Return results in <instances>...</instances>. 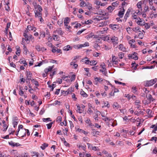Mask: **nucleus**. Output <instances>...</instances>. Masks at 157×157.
<instances>
[{
	"instance_id": "10",
	"label": "nucleus",
	"mask_w": 157,
	"mask_h": 157,
	"mask_svg": "<svg viewBox=\"0 0 157 157\" xmlns=\"http://www.w3.org/2000/svg\"><path fill=\"white\" fill-rule=\"evenodd\" d=\"M26 129H22L19 132V136H18L19 137H24L26 135Z\"/></svg>"
},
{
	"instance_id": "47",
	"label": "nucleus",
	"mask_w": 157,
	"mask_h": 157,
	"mask_svg": "<svg viewBox=\"0 0 157 157\" xmlns=\"http://www.w3.org/2000/svg\"><path fill=\"white\" fill-rule=\"evenodd\" d=\"M87 112L88 114L89 115H91V114L93 113V111L91 110V109L90 107H89L88 109Z\"/></svg>"
},
{
	"instance_id": "44",
	"label": "nucleus",
	"mask_w": 157,
	"mask_h": 157,
	"mask_svg": "<svg viewBox=\"0 0 157 157\" xmlns=\"http://www.w3.org/2000/svg\"><path fill=\"white\" fill-rule=\"evenodd\" d=\"M35 48L38 51H40L41 50V48L40 46L39 45H36L35 47Z\"/></svg>"
},
{
	"instance_id": "43",
	"label": "nucleus",
	"mask_w": 157,
	"mask_h": 157,
	"mask_svg": "<svg viewBox=\"0 0 157 157\" xmlns=\"http://www.w3.org/2000/svg\"><path fill=\"white\" fill-rule=\"evenodd\" d=\"M31 81L36 85V86H39V84H38V82L36 81V80H35V79H31Z\"/></svg>"
},
{
	"instance_id": "6",
	"label": "nucleus",
	"mask_w": 157,
	"mask_h": 157,
	"mask_svg": "<svg viewBox=\"0 0 157 157\" xmlns=\"http://www.w3.org/2000/svg\"><path fill=\"white\" fill-rule=\"evenodd\" d=\"M89 46V43L88 42H86L83 44H77L75 46V48H76L79 49L82 47H84Z\"/></svg>"
},
{
	"instance_id": "29",
	"label": "nucleus",
	"mask_w": 157,
	"mask_h": 157,
	"mask_svg": "<svg viewBox=\"0 0 157 157\" xmlns=\"http://www.w3.org/2000/svg\"><path fill=\"white\" fill-rule=\"evenodd\" d=\"M72 48L69 45H67L66 46L64 47L63 48V50L64 51H68L70 49H71Z\"/></svg>"
},
{
	"instance_id": "62",
	"label": "nucleus",
	"mask_w": 157,
	"mask_h": 157,
	"mask_svg": "<svg viewBox=\"0 0 157 157\" xmlns=\"http://www.w3.org/2000/svg\"><path fill=\"white\" fill-rule=\"evenodd\" d=\"M98 66H94L92 67V69L94 71H97L98 70Z\"/></svg>"
},
{
	"instance_id": "54",
	"label": "nucleus",
	"mask_w": 157,
	"mask_h": 157,
	"mask_svg": "<svg viewBox=\"0 0 157 157\" xmlns=\"http://www.w3.org/2000/svg\"><path fill=\"white\" fill-rule=\"evenodd\" d=\"M144 25L146 29H147L150 27V25L147 23H145Z\"/></svg>"
},
{
	"instance_id": "4",
	"label": "nucleus",
	"mask_w": 157,
	"mask_h": 157,
	"mask_svg": "<svg viewBox=\"0 0 157 157\" xmlns=\"http://www.w3.org/2000/svg\"><path fill=\"white\" fill-rule=\"evenodd\" d=\"M100 66L102 68V69L100 70V71L101 72L105 75H106L107 74V71L106 69L105 68V65L104 63L100 65Z\"/></svg>"
},
{
	"instance_id": "51",
	"label": "nucleus",
	"mask_w": 157,
	"mask_h": 157,
	"mask_svg": "<svg viewBox=\"0 0 157 157\" xmlns=\"http://www.w3.org/2000/svg\"><path fill=\"white\" fill-rule=\"evenodd\" d=\"M53 124L52 122H51L49 124H46V125L47 126V128L48 129H50L51 128L52 124Z\"/></svg>"
},
{
	"instance_id": "33",
	"label": "nucleus",
	"mask_w": 157,
	"mask_h": 157,
	"mask_svg": "<svg viewBox=\"0 0 157 157\" xmlns=\"http://www.w3.org/2000/svg\"><path fill=\"white\" fill-rule=\"evenodd\" d=\"M10 24H11L10 22H8V23H7V24L6 27V29H5V30H6L5 32L6 33V34H7L8 29V28H10Z\"/></svg>"
},
{
	"instance_id": "1",
	"label": "nucleus",
	"mask_w": 157,
	"mask_h": 157,
	"mask_svg": "<svg viewBox=\"0 0 157 157\" xmlns=\"http://www.w3.org/2000/svg\"><path fill=\"white\" fill-rule=\"evenodd\" d=\"M37 9L35 11V17H36L39 18L42 16V8L41 6L38 5L37 6Z\"/></svg>"
},
{
	"instance_id": "20",
	"label": "nucleus",
	"mask_w": 157,
	"mask_h": 157,
	"mask_svg": "<svg viewBox=\"0 0 157 157\" xmlns=\"http://www.w3.org/2000/svg\"><path fill=\"white\" fill-rule=\"evenodd\" d=\"M113 108L116 109H118L121 108L120 106L117 102H114L113 105Z\"/></svg>"
},
{
	"instance_id": "13",
	"label": "nucleus",
	"mask_w": 157,
	"mask_h": 157,
	"mask_svg": "<svg viewBox=\"0 0 157 157\" xmlns=\"http://www.w3.org/2000/svg\"><path fill=\"white\" fill-rule=\"evenodd\" d=\"M107 21H101L97 25V26L98 27L104 26L107 25Z\"/></svg>"
},
{
	"instance_id": "38",
	"label": "nucleus",
	"mask_w": 157,
	"mask_h": 157,
	"mask_svg": "<svg viewBox=\"0 0 157 157\" xmlns=\"http://www.w3.org/2000/svg\"><path fill=\"white\" fill-rule=\"evenodd\" d=\"M70 65H73V67L75 69L76 68L78 67V65L76 64H75V62H71L70 63Z\"/></svg>"
},
{
	"instance_id": "27",
	"label": "nucleus",
	"mask_w": 157,
	"mask_h": 157,
	"mask_svg": "<svg viewBox=\"0 0 157 157\" xmlns=\"http://www.w3.org/2000/svg\"><path fill=\"white\" fill-rule=\"evenodd\" d=\"M119 48L121 51L123 52H125L126 50V48L124 47L122 44H120L119 46Z\"/></svg>"
},
{
	"instance_id": "35",
	"label": "nucleus",
	"mask_w": 157,
	"mask_h": 157,
	"mask_svg": "<svg viewBox=\"0 0 157 157\" xmlns=\"http://www.w3.org/2000/svg\"><path fill=\"white\" fill-rule=\"evenodd\" d=\"M136 15L137 14H136V13H134L132 15V17L133 18V19H135L136 22V21H137V20H138L139 18V17H137Z\"/></svg>"
},
{
	"instance_id": "55",
	"label": "nucleus",
	"mask_w": 157,
	"mask_h": 157,
	"mask_svg": "<svg viewBox=\"0 0 157 157\" xmlns=\"http://www.w3.org/2000/svg\"><path fill=\"white\" fill-rule=\"evenodd\" d=\"M115 83L116 84H122L123 85V86H124L125 85V83H122V82H118V81H116V80H115Z\"/></svg>"
},
{
	"instance_id": "64",
	"label": "nucleus",
	"mask_w": 157,
	"mask_h": 157,
	"mask_svg": "<svg viewBox=\"0 0 157 157\" xmlns=\"http://www.w3.org/2000/svg\"><path fill=\"white\" fill-rule=\"evenodd\" d=\"M62 120V117L60 116H59L57 118L56 121H61Z\"/></svg>"
},
{
	"instance_id": "58",
	"label": "nucleus",
	"mask_w": 157,
	"mask_h": 157,
	"mask_svg": "<svg viewBox=\"0 0 157 157\" xmlns=\"http://www.w3.org/2000/svg\"><path fill=\"white\" fill-rule=\"evenodd\" d=\"M139 27H137L136 28H133L132 29V30L135 32H137V31H138L139 30Z\"/></svg>"
},
{
	"instance_id": "7",
	"label": "nucleus",
	"mask_w": 157,
	"mask_h": 157,
	"mask_svg": "<svg viewBox=\"0 0 157 157\" xmlns=\"http://www.w3.org/2000/svg\"><path fill=\"white\" fill-rule=\"evenodd\" d=\"M136 55V53L134 52L132 54H129L128 56L129 59H132L135 60H136L138 59V57Z\"/></svg>"
},
{
	"instance_id": "61",
	"label": "nucleus",
	"mask_w": 157,
	"mask_h": 157,
	"mask_svg": "<svg viewBox=\"0 0 157 157\" xmlns=\"http://www.w3.org/2000/svg\"><path fill=\"white\" fill-rule=\"evenodd\" d=\"M47 121H51V118H43V121L44 122H46Z\"/></svg>"
},
{
	"instance_id": "3",
	"label": "nucleus",
	"mask_w": 157,
	"mask_h": 157,
	"mask_svg": "<svg viewBox=\"0 0 157 157\" xmlns=\"http://www.w3.org/2000/svg\"><path fill=\"white\" fill-rule=\"evenodd\" d=\"M156 81L157 79L156 78L154 79L146 81L145 82V86H151L154 84Z\"/></svg>"
},
{
	"instance_id": "39",
	"label": "nucleus",
	"mask_w": 157,
	"mask_h": 157,
	"mask_svg": "<svg viewBox=\"0 0 157 157\" xmlns=\"http://www.w3.org/2000/svg\"><path fill=\"white\" fill-rule=\"evenodd\" d=\"M80 94L81 95L84 97H86L87 96V94L83 91H81Z\"/></svg>"
},
{
	"instance_id": "50",
	"label": "nucleus",
	"mask_w": 157,
	"mask_h": 157,
	"mask_svg": "<svg viewBox=\"0 0 157 157\" xmlns=\"http://www.w3.org/2000/svg\"><path fill=\"white\" fill-rule=\"evenodd\" d=\"M101 116L102 117V119L103 120L105 121H106L107 120H109V121L110 120L107 117H105L104 116L102 115Z\"/></svg>"
},
{
	"instance_id": "46",
	"label": "nucleus",
	"mask_w": 157,
	"mask_h": 157,
	"mask_svg": "<svg viewBox=\"0 0 157 157\" xmlns=\"http://www.w3.org/2000/svg\"><path fill=\"white\" fill-rule=\"evenodd\" d=\"M142 11L140 10H138L136 11L135 13H136V14H137L138 15H141L142 14Z\"/></svg>"
},
{
	"instance_id": "53",
	"label": "nucleus",
	"mask_w": 157,
	"mask_h": 157,
	"mask_svg": "<svg viewBox=\"0 0 157 157\" xmlns=\"http://www.w3.org/2000/svg\"><path fill=\"white\" fill-rule=\"evenodd\" d=\"M126 30L127 32L129 34L131 33L132 31V28L130 27H128L126 28Z\"/></svg>"
},
{
	"instance_id": "11",
	"label": "nucleus",
	"mask_w": 157,
	"mask_h": 157,
	"mask_svg": "<svg viewBox=\"0 0 157 157\" xmlns=\"http://www.w3.org/2000/svg\"><path fill=\"white\" fill-rule=\"evenodd\" d=\"M109 26L114 30H117L120 28L119 25H117L110 24L109 25Z\"/></svg>"
},
{
	"instance_id": "49",
	"label": "nucleus",
	"mask_w": 157,
	"mask_h": 157,
	"mask_svg": "<svg viewBox=\"0 0 157 157\" xmlns=\"http://www.w3.org/2000/svg\"><path fill=\"white\" fill-rule=\"evenodd\" d=\"M58 24V25H59L60 26H61V25L63 24V21L61 19H59V20L57 22Z\"/></svg>"
},
{
	"instance_id": "9",
	"label": "nucleus",
	"mask_w": 157,
	"mask_h": 157,
	"mask_svg": "<svg viewBox=\"0 0 157 157\" xmlns=\"http://www.w3.org/2000/svg\"><path fill=\"white\" fill-rule=\"evenodd\" d=\"M136 22L140 26L144 25L145 23L144 21L140 18H139L138 20L136 21Z\"/></svg>"
},
{
	"instance_id": "42",
	"label": "nucleus",
	"mask_w": 157,
	"mask_h": 157,
	"mask_svg": "<svg viewBox=\"0 0 157 157\" xmlns=\"http://www.w3.org/2000/svg\"><path fill=\"white\" fill-rule=\"evenodd\" d=\"M97 14L100 15L102 14L104 15V14H105V13L103 11L100 10L98 12Z\"/></svg>"
},
{
	"instance_id": "34",
	"label": "nucleus",
	"mask_w": 157,
	"mask_h": 157,
	"mask_svg": "<svg viewBox=\"0 0 157 157\" xmlns=\"http://www.w3.org/2000/svg\"><path fill=\"white\" fill-rule=\"evenodd\" d=\"M103 48L105 50H108L110 49L111 48V47L109 46H107L106 45H104Z\"/></svg>"
},
{
	"instance_id": "45",
	"label": "nucleus",
	"mask_w": 157,
	"mask_h": 157,
	"mask_svg": "<svg viewBox=\"0 0 157 157\" xmlns=\"http://www.w3.org/2000/svg\"><path fill=\"white\" fill-rule=\"evenodd\" d=\"M124 53L122 52H120L118 54V56L120 58L122 59L124 57Z\"/></svg>"
},
{
	"instance_id": "19",
	"label": "nucleus",
	"mask_w": 157,
	"mask_h": 157,
	"mask_svg": "<svg viewBox=\"0 0 157 157\" xmlns=\"http://www.w3.org/2000/svg\"><path fill=\"white\" fill-rule=\"evenodd\" d=\"M81 61L86 64H89L90 60L87 58H85L82 59Z\"/></svg>"
},
{
	"instance_id": "32",
	"label": "nucleus",
	"mask_w": 157,
	"mask_h": 157,
	"mask_svg": "<svg viewBox=\"0 0 157 157\" xmlns=\"http://www.w3.org/2000/svg\"><path fill=\"white\" fill-rule=\"evenodd\" d=\"M9 132V135L13 134L15 132V130L12 128H9L8 130Z\"/></svg>"
},
{
	"instance_id": "63",
	"label": "nucleus",
	"mask_w": 157,
	"mask_h": 157,
	"mask_svg": "<svg viewBox=\"0 0 157 157\" xmlns=\"http://www.w3.org/2000/svg\"><path fill=\"white\" fill-rule=\"evenodd\" d=\"M75 78V75H73L71 78V81H74Z\"/></svg>"
},
{
	"instance_id": "26",
	"label": "nucleus",
	"mask_w": 157,
	"mask_h": 157,
	"mask_svg": "<svg viewBox=\"0 0 157 157\" xmlns=\"http://www.w3.org/2000/svg\"><path fill=\"white\" fill-rule=\"evenodd\" d=\"M99 113V112L98 111H96L95 113V115L94 116V117L95 119V120L96 121H98V114Z\"/></svg>"
},
{
	"instance_id": "31",
	"label": "nucleus",
	"mask_w": 157,
	"mask_h": 157,
	"mask_svg": "<svg viewBox=\"0 0 157 157\" xmlns=\"http://www.w3.org/2000/svg\"><path fill=\"white\" fill-rule=\"evenodd\" d=\"M48 144L46 143H44L40 146V148L43 150H44L46 147L48 146Z\"/></svg>"
},
{
	"instance_id": "8",
	"label": "nucleus",
	"mask_w": 157,
	"mask_h": 157,
	"mask_svg": "<svg viewBox=\"0 0 157 157\" xmlns=\"http://www.w3.org/2000/svg\"><path fill=\"white\" fill-rule=\"evenodd\" d=\"M9 144L12 147H20L21 146V145L20 144H19L18 143H15L13 142V141H11L10 142H9Z\"/></svg>"
},
{
	"instance_id": "52",
	"label": "nucleus",
	"mask_w": 157,
	"mask_h": 157,
	"mask_svg": "<svg viewBox=\"0 0 157 157\" xmlns=\"http://www.w3.org/2000/svg\"><path fill=\"white\" fill-rule=\"evenodd\" d=\"M47 25L48 27H49V28L50 29H52L53 28V27L52 26V25L51 23H50L48 22L47 24Z\"/></svg>"
},
{
	"instance_id": "17",
	"label": "nucleus",
	"mask_w": 157,
	"mask_h": 157,
	"mask_svg": "<svg viewBox=\"0 0 157 157\" xmlns=\"http://www.w3.org/2000/svg\"><path fill=\"white\" fill-rule=\"evenodd\" d=\"M54 67V66H49L48 68H46L44 69V71L45 73L48 74V73L51 71Z\"/></svg>"
},
{
	"instance_id": "5",
	"label": "nucleus",
	"mask_w": 157,
	"mask_h": 157,
	"mask_svg": "<svg viewBox=\"0 0 157 157\" xmlns=\"http://www.w3.org/2000/svg\"><path fill=\"white\" fill-rule=\"evenodd\" d=\"M24 35L25 37V40L26 41H28L30 39L33 38L32 36L29 34L28 32H27V31H25Z\"/></svg>"
},
{
	"instance_id": "18",
	"label": "nucleus",
	"mask_w": 157,
	"mask_h": 157,
	"mask_svg": "<svg viewBox=\"0 0 157 157\" xmlns=\"http://www.w3.org/2000/svg\"><path fill=\"white\" fill-rule=\"evenodd\" d=\"M70 18L68 17H66L64 20V24L65 26H67V25H68L70 22Z\"/></svg>"
},
{
	"instance_id": "30",
	"label": "nucleus",
	"mask_w": 157,
	"mask_h": 157,
	"mask_svg": "<svg viewBox=\"0 0 157 157\" xmlns=\"http://www.w3.org/2000/svg\"><path fill=\"white\" fill-rule=\"evenodd\" d=\"M103 103L104 104V105L102 107V108L107 107V108H109L110 107V105L108 101H107L106 102L103 101Z\"/></svg>"
},
{
	"instance_id": "23",
	"label": "nucleus",
	"mask_w": 157,
	"mask_h": 157,
	"mask_svg": "<svg viewBox=\"0 0 157 157\" xmlns=\"http://www.w3.org/2000/svg\"><path fill=\"white\" fill-rule=\"evenodd\" d=\"M10 154L13 155L14 157L16 155H18V153L16 150H12L10 151Z\"/></svg>"
},
{
	"instance_id": "59",
	"label": "nucleus",
	"mask_w": 157,
	"mask_h": 157,
	"mask_svg": "<svg viewBox=\"0 0 157 157\" xmlns=\"http://www.w3.org/2000/svg\"><path fill=\"white\" fill-rule=\"evenodd\" d=\"M136 87H132V91L134 93H136L137 90Z\"/></svg>"
},
{
	"instance_id": "25",
	"label": "nucleus",
	"mask_w": 157,
	"mask_h": 157,
	"mask_svg": "<svg viewBox=\"0 0 157 157\" xmlns=\"http://www.w3.org/2000/svg\"><path fill=\"white\" fill-rule=\"evenodd\" d=\"M55 33H57L60 35H62L63 34V33L61 28L57 29L56 31H55Z\"/></svg>"
},
{
	"instance_id": "36",
	"label": "nucleus",
	"mask_w": 157,
	"mask_h": 157,
	"mask_svg": "<svg viewBox=\"0 0 157 157\" xmlns=\"http://www.w3.org/2000/svg\"><path fill=\"white\" fill-rule=\"evenodd\" d=\"M97 63L95 60H92L91 61H90L89 64L91 66L94 65H96Z\"/></svg>"
},
{
	"instance_id": "2",
	"label": "nucleus",
	"mask_w": 157,
	"mask_h": 157,
	"mask_svg": "<svg viewBox=\"0 0 157 157\" xmlns=\"http://www.w3.org/2000/svg\"><path fill=\"white\" fill-rule=\"evenodd\" d=\"M107 40H111L112 43L115 46L117 45L118 43V38L117 37L114 36H111L110 38L109 37H107Z\"/></svg>"
},
{
	"instance_id": "28",
	"label": "nucleus",
	"mask_w": 157,
	"mask_h": 157,
	"mask_svg": "<svg viewBox=\"0 0 157 157\" xmlns=\"http://www.w3.org/2000/svg\"><path fill=\"white\" fill-rule=\"evenodd\" d=\"M114 9V8L111 6H109L107 8V9L108 10V12L109 13H111Z\"/></svg>"
},
{
	"instance_id": "57",
	"label": "nucleus",
	"mask_w": 157,
	"mask_h": 157,
	"mask_svg": "<svg viewBox=\"0 0 157 157\" xmlns=\"http://www.w3.org/2000/svg\"><path fill=\"white\" fill-rule=\"evenodd\" d=\"M21 157H30L29 155L27 153H25L22 154L21 155Z\"/></svg>"
},
{
	"instance_id": "37",
	"label": "nucleus",
	"mask_w": 157,
	"mask_h": 157,
	"mask_svg": "<svg viewBox=\"0 0 157 157\" xmlns=\"http://www.w3.org/2000/svg\"><path fill=\"white\" fill-rule=\"evenodd\" d=\"M3 129H2V131L5 132L6 131L8 128V126H7L6 124H4L3 125Z\"/></svg>"
},
{
	"instance_id": "12",
	"label": "nucleus",
	"mask_w": 157,
	"mask_h": 157,
	"mask_svg": "<svg viewBox=\"0 0 157 157\" xmlns=\"http://www.w3.org/2000/svg\"><path fill=\"white\" fill-rule=\"evenodd\" d=\"M124 12L125 10L124 8H123L119 11L118 13V15L120 17H122L123 16Z\"/></svg>"
},
{
	"instance_id": "56",
	"label": "nucleus",
	"mask_w": 157,
	"mask_h": 157,
	"mask_svg": "<svg viewBox=\"0 0 157 157\" xmlns=\"http://www.w3.org/2000/svg\"><path fill=\"white\" fill-rule=\"evenodd\" d=\"M94 3L98 6H99L101 4V2L97 0H95Z\"/></svg>"
},
{
	"instance_id": "60",
	"label": "nucleus",
	"mask_w": 157,
	"mask_h": 157,
	"mask_svg": "<svg viewBox=\"0 0 157 157\" xmlns=\"http://www.w3.org/2000/svg\"><path fill=\"white\" fill-rule=\"evenodd\" d=\"M112 5L113 7H116L118 6V3L117 2H116L112 3Z\"/></svg>"
},
{
	"instance_id": "48",
	"label": "nucleus",
	"mask_w": 157,
	"mask_h": 157,
	"mask_svg": "<svg viewBox=\"0 0 157 157\" xmlns=\"http://www.w3.org/2000/svg\"><path fill=\"white\" fill-rule=\"evenodd\" d=\"M40 36L41 37L44 38L45 36V33L44 32L42 31L40 32Z\"/></svg>"
},
{
	"instance_id": "41",
	"label": "nucleus",
	"mask_w": 157,
	"mask_h": 157,
	"mask_svg": "<svg viewBox=\"0 0 157 157\" xmlns=\"http://www.w3.org/2000/svg\"><path fill=\"white\" fill-rule=\"evenodd\" d=\"M80 5L81 7L85 6H86L87 4L84 1H82L80 3Z\"/></svg>"
},
{
	"instance_id": "22",
	"label": "nucleus",
	"mask_w": 157,
	"mask_h": 157,
	"mask_svg": "<svg viewBox=\"0 0 157 157\" xmlns=\"http://www.w3.org/2000/svg\"><path fill=\"white\" fill-rule=\"evenodd\" d=\"M147 99L150 102L153 101L155 100V99L153 98L152 95L150 94H149L148 96L147 95Z\"/></svg>"
},
{
	"instance_id": "21",
	"label": "nucleus",
	"mask_w": 157,
	"mask_h": 157,
	"mask_svg": "<svg viewBox=\"0 0 157 157\" xmlns=\"http://www.w3.org/2000/svg\"><path fill=\"white\" fill-rule=\"evenodd\" d=\"M26 74L27 79L29 80H31V78L32 76V74L30 72L26 71Z\"/></svg>"
},
{
	"instance_id": "24",
	"label": "nucleus",
	"mask_w": 157,
	"mask_h": 157,
	"mask_svg": "<svg viewBox=\"0 0 157 157\" xmlns=\"http://www.w3.org/2000/svg\"><path fill=\"white\" fill-rule=\"evenodd\" d=\"M135 42V41L134 40L132 39L129 40L128 43L132 48H135V46L134 44H133Z\"/></svg>"
},
{
	"instance_id": "14",
	"label": "nucleus",
	"mask_w": 157,
	"mask_h": 157,
	"mask_svg": "<svg viewBox=\"0 0 157 157\" xmlns=\"http://www.w3.org/2000/svg\"><path fill=\"white\" fill-rule=\"evenodd\" d=\"M144 3V2L143 1H141L137 3L136 5V6L138 8L139 10H142V9L141 6Z\"/></svg>"
},
{
	"instance_id": "16",
	"label": "nucleus",
	"mask_w": 157,
	"mask_h": 157,
	"mask_svg": "<svg viewBox=\"0 0 157 157\" xmlns=\"http://www.w3.org/2000/svg\"><path fill=\"white\" fill-rule=\"evenodd\" d=\"M94 80L96 82V84H97V82H99L101 83L103 81L105 80L104 79L102 78L96 77L94 78Z\"/></svg>"
},
{
	"instance_id": "40",
	"label": "nucleus",
	"mask_w": 157,
	"mask_h": 157,
	"mask_svg": "<svg viewBox=\"0 0 157 157\" xmlns=\"http://www.w3.org/2000/svg\"><path fill=\"white\" fill-rule=\"evenodd\" d=\"M77 111L78 112L80 113H82V111L80 109L81 107L79 105L77 106Z\"/></svg>"
},
{
	"instance_id": "15",
	"label": "nucleus",
	"mask_w": 157,
	"mask_h": 157,
	"mask_svg": "<svg viewBox=\"0 0 157 157\" xmlns=\"http://www.w3.org/2000/svg\"><path fill=\"white\" fill-rule=\"evenodd\" d=\"M36 28L34 27H32L31 25H28L27 27V28L26 30L25 31H27V32H29V31L30 30H33L34 31L36 30Z\"/></svg>"
}]
</instances>
